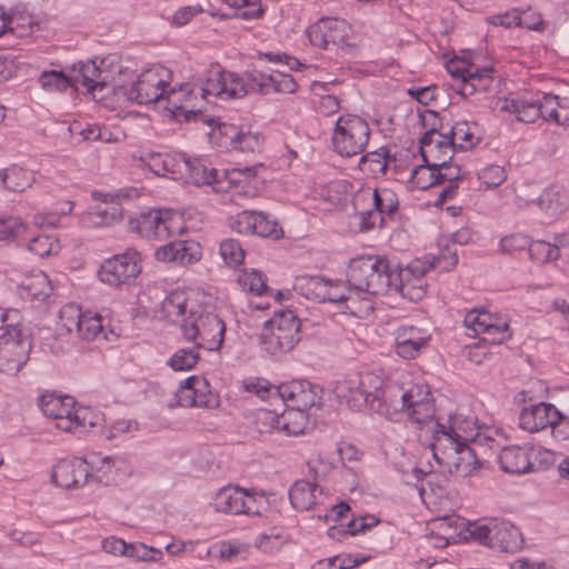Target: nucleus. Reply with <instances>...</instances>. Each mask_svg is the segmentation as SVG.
Wrapping results in <instances>:
<instances>
[{
	"mask_svg": "<svg viewBox=\"0 0 569 569\" xmlns=\"http://www.w3.org/2000/svg\"><path fill=\"white\" fill-rule=\"evenodd\" d=\"M561 418V412L551 403L541 402L523 408L519 416V427L528 432H537Z\"/></svg>",
	"mask_w": 569,
	"mask_h": 569,
	"instance_id": "20",
	"label": "nucleus"
},
{
	"mask_svg": "<svg viewBox=\"0 0 569 569\" xmlns=\"http://www.w3.org/2000/svg\"><path fill=\"white\" fill-rule=\"evenodd\" d=\"M39 407L44 416L58 420L57 427L64 431H72L78 427H86V415L88 409H74V400L70 396H42Z\"/></svg>",
	"mask_w": 569,
	"mask_h": 569,
	"instance_id": "8",
	"label": "nucleus"
},
{
	"mask_svg": "<svg viewBox=\"0 0 569 569\" xmlns=\"http://www.w3.org/2000/svg\"><path fill=\"white\" fill-rule=\"evenodd\" d=\"M492 83V77L490 76V70L476 69L471 71L470 74H467V80L465 83H461L458 92L463 97H469L478 91H487Z\"/></svg>",
	"mask_w": 569,
	"mask_h": 569,
	"instance_id": "37",
	"label": "nucleus"
},
{
	"mask_svg": "<svg viewBox=\"0 0 569 569\" xmlns=\"http://www.w3.org/2000/svg\"><path fill=\"white\" fill-rule=\"evenodd\" d=\"M128 227L131 232L138 233L142 238L158 240H163L177 231L168 212L163 213L156 209L130 218Z\"/></svg>",
	"mask_w": 569,
	"mask_h": 569,
	"instance_id": "14",
	"label": "nucleus"
},
{
	"mask_svg": "<svg viewBox=\"0 0 569 569\" xmlns=\"http://www.w3.org/2000/svg\"><path fill=\"white\" fill-rule=\"evenodd\" d=\"M229 71L223 70L219 64L211 66L207 71L201 81V96L204 98L208 94H212L223 99L227 87L226 81Z\"/></svg>",
	"mask_w": 569,
	"mask_h": 569,
	"instance_id": "33",
	"label": "nucleus"
},
{
	"mask_svg": "<svg viewBox=\"0 0 569 569\" xmlns=\"http://www.w3.org/2000/svg\"><path fill=\"white\" fill-rule=\"evenodd\" d=\"M254 72H259V70H251L246 72L244 77H240L239 74L229 71L226 81V93L223 99H237L242 98L249 92H258V86L251 83V76Z\"/></svg>",
	"mask_w": 569,
	"mask_h": 569,
	"instance_id": "34",
	"label": "nucleus"
},
{
	"mask_svg": "<svg viewBox=\"0 0 569 569\" xmlns=\"http://www.w3.org/2000/svg\"><path fill=\"white\" fill-rule=\"evenodd\" d=\"M446 136L450 137L452 142H456V149L459 150L471 149L479 142V138L475 137L467 121L456 122Z\"/></svg>",
	"mask_w": 569,
	"mask_h": 569,
	"instance_id": "41",
	"label": "nucleus"
},
{
	"mask_svg": "<svg viewBox=\"0 0 569 569\" xmlns=\"http://www.w3.org/2000/svg\"><path fill=\"white\" fill-rule=\"evenodd\" d=\"M308 468L309 472L317 481L320 479H326V477L333 470L335 465L327 457L319 453L308 461Z\"/></svg>",
	"mask_w": 569,
	"mask_h": 569,
	"instance_id": "62",
	"label": "nucleus"
},
{
	"mask_svg": "<svg viewBox=\"0 0 569 569\" xmlns=\"http://www.w3.org/2000/svg\"><path fill=\"white\" fill-rule=\"evenodd\" d=\"M369 138L370 128L366 120L356 114H345L336 121L331 142L338 154L351 158L362 154Z\"/></svg>",
	"mask_w": 569,
	"mask_h": 569,
	"instance_id": "5",
	"label": "nucleus"
},
{
	"mask_svg": "<svg viewBox=\"0 0 569 569\" xmlns=\"http://www.w3.org/2000/svg\"><path fill=\"white\" fill-rule=\"evenodd\" d=\"M199 348L179 349L169 359L168 365L174 371H186L192 369L199 360Z\"/></svg>",
	"mask_w": 569,
	"mask_h": 569,
	"instance_id": "46",
	"label": "nucleus"
},
{
	"mask_svg": "<svg viewBox=\"0 0 569 569\" xmlns=\"http://www.w3.org/2000/svg\"><path fill=\"white\" fill-rule=\"evenodd\" d=\"M397 270L388 259L378 256H361L350 260L347 270V283L357 291L372 296L392 291Z\"/></svg>",
	"mask_w": 569,
	"mask_h": 569,
	"instance_id": "2",
	"label": "nucleus"
},
{
	"mask_svg": "<svg viewBox=\"0 0 569 569\" xmlns=\"http://www.w3.org/2000/svg\"><path fill=\"white\" fill-rule=\"evenodd\" d=\"M82 318L81 309L74 305L66 306L60 311L62 327L69 332L78 333V325Z\"/></svg>",
	"mask_w": 569,
	"mask_h": 569,
	"instance_id": "63",
	"label": "nucleus"
},
{
	"mask_svg": "<svg viewBox=\"0 0 569 569\" xmlns=\"http://www.w3.org/2000/svg\"><path fill=\"white\" fill-rule=\"evenodd\" d=\"M478 178L482 186L490 189L502 184L507 179V173L503 167L492 164L482 169L478 173Z\"/></svg>",
	"mask_w": 569,
	"mask_h": 569,
	"instance_id": "56",
	"label": "nucleus"
},
{
	"mask_svg": "<svg viewBox=\"0 0 569 569\" xmlns=\"http://www.w3.org/2000/svg\"><path fill=\"white\" fill-rule=\"evenodd\" d=\"M386 396L389 399L391 419L401 411H407L410 420L417 425L431 422L435 418V405L430 389L425 383L412 385L402 390L398 386H390Z\"/></svg>",
	"mask_w": 569,
	"mask_h": 569,
	"instance_id": "4",
	"label": "nucleus"
},
{
	"mask_svg": "<svg viewBox=\"0 0 569 569\" xmlns=\"http://www.w3.org/2000/svg\"><path fill=\"white\" fill-rule=\"evenodd\" d=\"M388 156L389 151L385 147H381L378 150L371 152H367L360 157L359 168L362 171H368L371 174H383L388 168Z\"/></svg>",
	"mask_w": 569,
	"mask_h": 569,
	"instance_id": "38",
	"label": "nucleus"
},
{
	"mask_svg": "<svg viewBox=\"0 0 569 569\" xmlns=\"http://www.w3.org/2000/svg\"><path fill=\"white\" fill-rule=\"evenodd\" d=\"M267 325L272 326H279L281 328H286L289 330V328L292 329V331H296L297 333L300 332V326L301 321L300 319L295 315L291 310H281L280 312H277L272 319L267 321Z\"/></svg>",
	"mask_w": 569,
	"mask_h": 569,
	"instance_id": "64",
	"label": "nucleus"
},
{
	"mask_svg": "<svg viewBox=\"0 0 569 569\" xmlns=\"http://www.w3.org/2000/svg\"><path fill=\"white\" fill-rule=\"evenodd\" d=\"M201 247L193 240L171 241L154 252L158 261L176 262L181 266L192 264L201 259Z\"/></svg>",
	"mask_w": 569,
	"mask_h": 569,
	"instance_id": "19",
	"label": "nucleus"
},
{
	"mask_svg": "<svg viewBox=\"0 0 569 569\" xmlns=\"http://www.w3.org/2000/svg\"><path fill=\"white\" fill-rule=\"evenodd\" d=\"M23 299L44 301L52 292V286L47 274L38 271L27 276L18 286Z\"/></svg>",
	"mask_w": 569,
	"mask_h": 569,
	"instance_id": "29",
	"label": "nucleus"
},
{
	"mask_svg": "<svg viewBox=\"0 0 569 569\" xmlns=\"http://www.w3.org/2000/svg\"><path fill=\"white\" fill-rule=\"evenodd\" d=\"M337 390L339 396L345 398L348 406L353 410H360L369 405L371 398H367L360 388L351 386V376L339 382Z\"/></svg>",
	"mask_w": 569,
	"mask_h": 569,
	"instance_id": "42",
	"label": "nucleus"
},
{
	"mask_svg": "<svg viewBox=\"0 0 569 569\" xmlns=\"http://www.w3.org/2000/svg\"><path fill=\"white\" fill-rule=\"evenodd\" d=\"M170 71L162 66H154L144 70L132 83L131 88L126 90L123 94L128 100L138 104H149L159 101L166 93Z\"/></svg>",
	"mask_w": 569,
	"mask_h": 569,
	"instance_id": "7",
	"label": "nucleus"
},
{
	"mask_svg": "<svg viewBox=\"0 0 569 569\" xmlns=\"http://www.w3.org/2000/svg\"><path fill=\"white\" fill-rule=\"evenodd\" d=\"M351 32L350 26L342 19L323 18L311 26L308 38L312 46L325 50L343 49Z\"/></svg>",
	"mask_w": 569,
	"mask_h": 569,
	"instance_id": "11",
	"label": "nucleus"
},
{
	"mask_svg": "<svg viewBox=\"0 0 569 569\" xmlns=\"http://www.w3.org/2000/svg\"><path fill=\"white\" fill-rule=\"evenodd\" d=\"M430 336L415 327H402L396 332V352L399 357L411 360L427 348Z\"/></svg>",
	"mask_w": 569,
	"mask_h": 569,
	"instance_id": "21",
	"label": "nucleus"
},
{
	"mask_svg": "<svg viewBox=\"0 0 569 569\" xmlns=\"http://www.w3.org/2000/svg\"><path fill=\"white\" fill-rule=\"evenodd\" d=\"M246 489L227 487L219 490L214 498V508L217 511L232 515H241L243 511V499Z\"/></svg>",
	"mask_w": 569,
	"mask_h": 569,
	"instance_id": "30",
	"label": "nucleus"
},
{
	"mask_svg": "<svg viewBox=\"0 0 569 569\" xmlns=\"http://www.w3.org/2000/svg\"><path fill=\"white\" fill-rule=\"evenodd\" d=\"M392 291L398 292L410 300H420L426 293L421 284L415 286L409 279H405L401 272L396 274Z\"/></svg>",
	"mask_w": 569,
	"mask_h": 569,
	"instance_id": "54",
	"label": "nucleus"
},
{
	"mask_svg": "<svg viewBox=\"0 0 569 569\" xmlns=\"http://www.w3.org/2000/svg\"><path fill=\"white\" fill-rule=\"evenodd\" d=\"M288 418V415H278L276 411L260 408L254 412L253 423L258 432H271L274 429H281V422Z\"/></svg>",
	"mask_w": 569,
	"mask_h": 569,
	"instance_id": "43",
	"label": "nucleus"
},
{
	"mask_svg": "<svg viewBox=\"0 0 569 569\" xmlns=\"http://www.w3.org/2000/svg\"><path fill=\"white\" fill-rule=\"evenodd\" d=\"M102 332V318L99 315L82 313L78 325V337L83 340H93Z\"/></svg>",
	"mask_w": 569,
	"mask_h": 569,
	"instance_id": "48",
	"label": "nucleus"
},
{
	"mask_svg": "<svg viewBox=\"0 0 569 569\" xmlns=\"http://www.w3.org/2000/svg\"><path fill=\"white\" fill-rule=\"evenodd\" d=\"M38 83L49 93L63 92L68 88H73L71 74L58 70L42 71L38 78Z\"/></svg>",
	"mask_w": 569,
	"mask_h": 569,
	"instance_id": "36",
	"label": "nucleus"
},
{
	"mask_svg": "<svg viewBox=\"0 0 569 569\" xmlns=\"http://www.w3.org/2000/svg\"><path fill=\"white\" fill-rule=\"evenodd\" d=\"M239 283L249 292L258 296L263 295L268 289L266 277L258 270L242 274L239 278Z\"/></svg>",
	"mask_w": 569,
	"mask_h": 569,
	"instance_id": "58",
	"label": "nucleus"
},
{
	"mask_svg": "<svg viewBox=\"0 0 569 569\" xmlns=\"http://www.w3.org/2000/svg\"><path fill=\"white\" fill-rule=\"evenodd\" d=\"M118 462H120V460L112 458L110 456H106L102 459H100V466H98L96 461H92L90 466L89 480L91 479L97 483H101L104 486L110 485L114 479L112 477V469L117 467Z\"/></svg>",
	"mask_w": 569,
	"mask_h": 569,
	"instance_id": "44",
	"label": "nucleus"
},
{
	"mask_svg": "<svg viewBox=\"0 0 569 569\" xmlns=\"http://www.w3.org/2000/svg\"><path fill=\"white\" fill-rule=\"evenodd\" d=\"M257 219V211L244 210L237 213L230 223L232 230L242 234H253Z\"/></svg>",
	"mask_w": 569,
	"mask_h": 569,
	"instance_id": "60",
	"label": "nucleus"
},
{
	"mask_svg": "<svg viewBox=\"0 0 569 569\" xmlns=\"http://www.w3.org/2000/svg\"><path fill=\"white\" fill-rule=\"evenodd\" d=\"M282 415H288V418L282 420L281 429L287 435H300L305 432L308 425V416L306 411H296L293 409H287Z\"/></svg>",
	"mask_w": 569,
	"mask_h": 569,
	"instance_id": "50",
	"label": "nucleus"
},
{
	"mask_svg": "<svg viewBox=\"0 0 569 569\" xmlns=\"http://www.w3.org/2000/svg\"><path fill=\"white\" fill-rule=\"evenodd\" d=\"M220 256L229 267H238L244 260V250L236 239H226L220 243Z\"/></svg>",
	"mask_w": 569,
	"mask_h": 569,
	"instance_id": "49",
	"label": "nucleus"
},
{
	"mask_svg": "<svg viewBox=\"0 0 569 569\" xmlns=\"http://www.w3.org/2000/svg\"><path fill=\"white\" fill-rule=\"evenodd\" d=\"M27 227L19 217L0 218V240H9L24 233Z\"/></svg>",
	"mask_w": 569,
	"mask_h": 569,
	"instance_id": "57",
	"label": "nucleus"
},
{
	"mask_svg": "<svg viewBox=\"0 0 569 569\" xmlns=\"http://www.w3.org/2000/svg\"><path fill=\"white\" fill-rule=\"evenodd\" d=\"M489 22L495 26H501L505 28L511 27H525L527 29H535L537 23L528 22L526 12L520 14L517 10L506 12L503 14L492 16L489 18Z\"/></svg>",
	"mask_w": 569,
	"mask_h": 569,
	"instance_id": "51",
	"label": "nucleus"
},
{
	"mask_svg": "<svg viewBox=\"0 0 569 569\" xmlns=\"http://www.w3.org/2000/svg\"><path fill=\"white\" fill-rule=\"evenodd\" d=\"M531 449H526L520 446L505 447L499 455V463L501 469L508 473H526L532 470L530 461Z\"/></svg>",
	"mask_w": 569,
	"mask_h": 569,
	"instance_id": "27",
	"label": "nucleus"
},
{
	"mask_svg": "<svg viewBox=\"0 0 569 569\" xmlns=\"http://www.w3.org/2000/svg\"><path fill=\"white\" fill-rule=\"evenodd\" d=\"M425 163L426 164L418 166L413 169L410 179V182L420 190H427L433 186H437L435 169L431 168V163Z\"/></svg>",
	"mask_w": 569,
	"mask_h": 569,
	"instance_id": "53",
	"label": "nucleus"
},
{
	"mask_svg": "<svg viewBox=\"0 0 569 569\" xmlns=\"http://www.w3.org/2000/svg\"><path fill=\"white\" fill-rule=\"evenodd\" d=\"M266 503L267 499L264 497V493H258L254 490H246L242 507L243 511H241V515L260 516L262 510L264 509Z\"/></svg>",
	"mask_w": 569,
	"mask_h": 569,
	"instance_id": "61",
	"label": "nucleus"
},
{
	"mask_svg": "<svg viewBox=\"0 0 569 569\" xmlns=\"http://www.w3.org/2000/svg\"><path fill=\"white\" fill-rule=\"evenodd\" d=\"M34 178L31 172L13 166L0 172V187L13 191L22 192L32 186Z\"/></svg>",
	"mask_w": 569,
	"mask_h": 569,
	"instance_id": "32",
	"label": "nucleus"
},
{
	"mask_svg": "<svg viewBox=\"0 0 569 569\" xmlns=\"http://www.w3.org/2000/svg\"><path fill=\"white\" fill-rule=\"evenodd\" d=\"M371 196L375 211L379 212L380 216H391L398 209L399 201L392 190L387 188L380 190L375 189Z\"/></svg>",
	"mask_w": 569,
	"mask_h": 569,
	"instance_id": "45",
	"label": "nucleus"
},
{
	"mask_svg": "<svg viewBox=\"0 0 569 569\" xmlns=\"http://www.w3.org/2000/svg\"><path fill=\"white\" fill-rule=\"evenodd\" d=\"M322 390L319 386L307 380H292L274 389V395L281 398L287 408L296 411H307L321 400Z\"/></svg>",
	"mask_w": 569,
	"mask_h": 569,
	"instance_id": "13",
	"label": "nucleus"
},
{
	"mask_svg": "<svg viewBox=\"0 0 569 569\" xmlns=\"http://www.w3.org/2000/svg\"><path fill=\"white\" fill-rule=\"evenodd\" d=\"M200 385L204 383L196 376H191L182 381L174 395L176 405L186 408L210 407L211 396L207 392H201L198 388Z\"/></svg>",
	"mask_w": 569,
	"mask_h": 569,
	"instance_id": "25",
	"label": "nucleus"
},
{
	"mask_svg": "<svg viewBox=\"0 0 569 569\" xmlns=\"http://www.w3.org/2000/svg\"><path fill=\"white\" fill-rule=\"evenodd\" d=\"M433 458L440 466L447 467L450 473L460 477L469 476L477 467L475 450L457 430V418H451L449 426L439 421L435 423Z\"/></svg>",
	"mask_w": 569,
	"mask_h": 569,
	"instance_id": "1",
	"label": "nucleus"
},
{
	"mask_svg": "<svg viewBox=\"0 0 569 569\" xmlns=\"http://www.w3.org/2000/svg\"><path fill=\"white\" fill-rule=\"evenodd\" d=\"M351 386L360 388L369 400L370 409L387 418L391 419V410L389 409V399L386 396L391 385L385 386V380L372 372H360L351 375Z\"/></svg>",
	"mask_w": 569,
	"mask_h": 569,
	"instance_id": "15",
	"label": "nucleus"
},
{
	"mask_svg": "<svg viewBox=\"0 0 569 569\" xmlns=\"http://www.w3.org/2000/svg\"><path fill=\"white\" fill-rule=\"evenodd\" d=\"M531 240L522 233H512L500 240V249L503 253H515L528 250L530 252Z\"/></svg>",
	"mask_w": 569,
	"mask_h": 569,
	"instance_id": "59",
	"label": "nucleus"
},
{
	"mask_svg": "<svg viewBox=\"0 0 569 569\" xmlns=\"http://www.w3.org/2000/svg\"><path fill=\"white\" fill-rule=\"evenodd\" d=\"M537 103L541 110V118L545 120H552L557 124L569 126V109L566 110V117H561L558 96L546 93L542 100L537 101Z\"/></svg>",
	"mask_w": 569,
	"mask_h": 569,
	"instance_id": "39",
	"label": "nucleus"
},
{
	"mask_svg": "<svg viewBox=\"0 0 569 569\" xmlns=\"http://www.w3.org/2000/svg\"><path fill=\"white\" fill-rule=\"evenodd\" d=\"M469 532L473 540L506 552H516L523 545L519 529L505 519H486L481 523H475Z\"/></svg>",
	"mask_w": 569,
	"mask_h": 569,
	"instance_id": "6",
	"label": "nucleus"
},
{
	"mask_svg": "<svg viewBox=\"0 0 569 569\" xmlns=\"http://www.w3.org/2000/svg\"><path fill=\"white\" fill-rule=\"evenodd\" d=\"M251 83L258 86V93L268 94L270 92L293 93L298 86L291 74L283 72H273L271 74L261 71L251 76Z\"/></svg>",
	"mask_w": 569,
	"mask_h": 569,
	"instance_id": "24",
	"label": "nucleus"
},
{
	"mask_svg": "<svg viewBox=\"0 0 569 569\" xmlns=\"http://www.w3.org/2000/svg\"><path fill=\"white\" fill-rule=\"evenodd\" d=\"M192 305L196 303L187 298L186 292L172 291L161 302L160 312L168 321L181 328L183 320L188 319L189 308Z\"/></svg>",
	"mask_w": 569,
	"mask_h": 569,
	"instance_id": "26",
	"label": "nucleus"
},
{
	"mask_svg": "<svg viewBox=\"0 0 569 569\" xmlns=\"http://www.w3.org/2000/svg\"><path fill=\"white\" fill-rule=\"evenodd\" d=\"M93 197L100 199L102 197L103 204L97 206L93 211L90 212L91 220L96 224H110L122 218V208L118 201L111 199L108 202L107 194L94 192Z\"/></svg>",
	"mask_w": 569,
	"mask_h": 569,
	"instance_id": "35",
	"label": "nucleus"
},
{
	"mask_svg": "<svg viewBox=\"0 0 569 569\" xmlns=\"http://www.w3.org/2000/svg\"><path fill=\"white\" fill-rule=\"evenodd\" d=\"M141 272L139 257L136 251H127L107 259L98 271L99 279L110 286L120 287L129 283Z\"/></svg>",
	"mask_w": 569,
	"mask_h": 569,
	"instance_id": "10",
	"label": "nucleus"
},
{
	"mask_svg": "<svg viewBox=\"0 0 569 569\" xmlns=\"http://www.w3.org/2000/svg\"><path fill=\"white\" fill-rule=\"evenodd\" d=\"M226 326L210 306L192 305L188 319L181 325V335L192 341L196 348L218 350L223 341Z\"/></svg>",
	"mask_w": 569,
	"mask_h": 569,
	"instance_id": "3",
	"label": "nucleus"
},
{
	"mask_svg": "<svg viewBox=\"0 0 569 569\" xmlns=\"http://www.w3.org/2000/svg\"><path fill=\"white\" fill-rule=\"evenodd\" d=\"M530 203L539 209L541 220L553 221L569 208V190L551 184L538 198L528 201V204Z\"/></svg>",
	"mask_w": 569,
	"mask_h": 569,
	"instance_id": "18",
	"label": "nucleus"
},
{
	"mask_svg": "<svg viewBox=\"0 0 569 569\" xmlns=\"http://www.w3.org/2000/svg\"><path fill=\"white\" fill-rule=\"evenodd\" d=\"M492 315L476 309L469 311L463 320L466 327L471 329L476 335L485 333L489 328H492Z\"/></svg>",
	"mask_w": 569,
	"mask_h": 569,
	"instance_id": "52",
	"label": "nucleus"
},
{
	"mask_svg": "<svg viewBox=\"0 0 569 569\" xmlns=\"http://www.w3.org/2000/svg\"><path fill=\"white\" fill-rule=\"evenodd\" d=\"M30 350L29 336L1 333L0 371L9 376H16L29 360Z\"/></svg>",
	"mask_w": 569,
	"mask_h": 569,
	"instance_id": "12",
	"label": "nucleus"
},
{
	"mask_svg": "<svg viewBox=\"0 0 569 569\" xmlns=\"http://www.w3.org/2000/svg\"><path fill=\"white\" fill-rule=\"evenodd\" d=\"M300 340L299 333L291 328L286 329L279 326L264 325L262 343L266 351L271 355L283 353L292 350Z\"/></svg>",
	"mask_w": 569,
	"mask_h": 569,
	"instance_id": "23",
	"label": "nucleus"
},
{
	"mask_svg": "<svg viewBox=\"0 0 569 569\" xmlns=\"http://www.w3.org/2000/svg\"><path fill=\"white\" fill-rule=\"evenodd\" d=\"M436 133L437 123L433 122L420 139V153L423 162L431 163V168H441L452 161L456 142H452V139L446 134H439L436 139Z\"/></svg>",
	"mask_w": 569,
	"mask_h": 569,
	"instance_id": "16",
	"label": "nucleus"
},
{
	"mask_svg": "<svg viewBox=\"0 0 569 569\" xmlns=\"http://www.w3.org/2000/svg\"><path fill=\"white\" fill-rule=\"evenodd\" d=\"M229 130L231 131L230 133H232L231 143L234 149L249 152L259 150L263 140L260 133H253L250 130L244 131L243 129H237L234 127H229Z\"/></svg>",
	"mask_w": 569,
	"mask_h": 569,
	"instance_id": "40",
	"label": "nucleus"
},
{
	"mask_svg": "<svg viewBox=\"0 0 569 569\" xmlns=\"http://www.w3.org/2000/svg\"><path fill=\"white\" fill-rule=\"evenodd\" d=\"M318 485L307 480L296 481L289 490L291 506L298 511L309 510L316 503L315 491Z\"/></svg>",
	"mask_w": 569,
	"mask_h": 569,
	"instance_id": "31",
	"label": "nucleus"
},
{
	"mask_svg": "<svg viewBox=\"0 0 569 569\" xmlns=\"http://www.w3.org/2000/svg\"><path fill=\"white\" fill-rule=\"evenodd\" d=\"M256 222L253 234L273 240H278L283 237V230L279 226L278 221L269 219L266 213L257 211Z\"/></svg>",
	"mask_w": 569,
	"mask_h": 569,
	"instance_id": "47",
	"label": "nucleus"
},
{
	"mask_svg": "<svg viewBox=\"0 0 569 569\" xmlns=\"http://www.w3.org/2000/svg\"><path fill=\"white\" fill-rule=\"evenodd\" d=\"M89 477L90 463L81 458L60 460L51 472V481L64 489L82 487Z\"/></svg>",
	"mask_w": 569,
	"mask_h": 569,
	"instance_id": "17",
	"label": "nucleus"
},
{
	"mask_svg": "<svg viewBox=\"0 0 569 569\" xmlns=\"http://www.w3.org/2000/svg\"><path fill=\"white\" fill-rule=\"evenodd\" d=\"M187 178L194 186H212L213 190L221 189L218 172L214 168H208L200 159L182 158Z\"/></svg>",
	"mask_w": 569,
	"mask_h": 569,
	"instance_id": "28",
	"label": "nucleus"
},
{
	"mask_svg": "<svg viewBox=\"0 0 569 569\" xmlns=\"http://www.w3.org/2000/svg\"><path fill=\"white\" fill-rule=\"evenodd\" d=\"M559 254L560 250L557 246H552L546 241L531 242L530 257L539 263L557 260Z\"/></svg>",
	"mask_w": 569,
	"mask_h": 569,
	"instance_id": "55",
	"label": "nucleus"
},
{
	"mask_svg": "<svg viewBox=\"0 0 569 569\" xmlns=\"http://www.w3.org/2000/svg\"><path fill=\"white\" fill-rule=\"evenodd\" d=\"M193 90L194 88L191 83H182L179 90L171 89L168 91L162 98L167 101L166 109L176 118L183 116L187 121L196 117L200 113V109H197L196 106L191 103Z\"/></svg>",
	"mask_w": 569,
	"mask_h": 569,
	"instance_id": "22",
	"label": "nucleus"
},
{
	"mask_svg": "<svg viewBox=\"0 0 569 569\" xmlns=\"http://www.w3.org/2000/svg\"><path fill=\"white\" fill-rule=\"evenodd\" d=\"M73 88L81 84L97 101L104 100L114 91V86L109 81L108 72L100 70L94 60L74 63L71 68Z\"/></svg>",
	"mask_w": 569,
	"mask_h": 569,
	"instance_id": "9",
	"label": "nucleus"
}]
</instances>
